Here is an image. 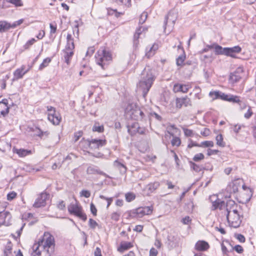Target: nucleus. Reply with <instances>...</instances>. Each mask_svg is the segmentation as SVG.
<instances>
[{
  "label": "nucleus",
  "instance_id": "nucleus-1",
  "mask_svg": "<svg viewBox=\"0 0 256 256\" xmlns=\"http://www.w3.org/2000/svg\"><path fill=\"white\" fill-rule=\"evenodd\" d=\"M156 78L155 70L150 66H146L142 72L139 82L137 84V88L142 92L145 98Z\"/></svg>",
  "mask_w": 256,
  "mask_h": 256
},
{
  "label": "nucleus",
  "instance_id": "nucleus-2",
  "mask_svg": "<svg viewBox=\"0 0 256 256\" xmlns=\"http://www.w3.org/2000/svg\"><path fill=\"white\" fill-rule=\"evenodd\" d=\"M54 240L52 236H50L46 240H43L33 246L35 256H50L54 250Z\"/></svg>",
  "mask_w": 256,
  "mask_h": 256
},
{
  "label": "nucleus",
  "instance_id": "nucleus-3",
  "mask_svg": "<svg viewBox=\"0 0 256 256\" xmlns=\"http://www.w3.org/2000/svg\"><path fill=\"white\" fill-rule=\"evenodd\" d=\"M210 48H214V52L216 55H225L233 58H236L235 54L240 53L242 48L238 46H234L232 48H222L216 43H214L211 46H208Z\"/></svg>",
  "mask_w": 256,
  "mask_h": 256
},
{
  "label": "nucleus",
  "instance_id": "nucleus-4",
  "mask_svg": "<svg viewBox=\"0 0 256 256\" xmlns=\"http://www.w3.org/2000/svg\"><path fill=\"white\" fill-rule=\"evenodd\" d=\"M95 58L96 64L101 66L103 69H104L105 66L108 65V62L112 60V54L110 52L102 48L98 50L96 54Z\"/></svg>",
  "mask_w": 256,
  "mask_h": 256
},
{
  "label": "nucleus",
  "instance_id": "nucleus-5",
  "mask_svg": "<svg viewBox=\"0 0 256 256\" xmlns=\"http://www.w3.org/2000/svg\"><path fill=\"white\" fill-rule=\"evenodd\" d=\"M68 211L70 214H74L84 222L87 220V216L82 212V206L76 203H71L68 206Z\"/></svg>",
  "mask_w": 256,
  "mask_h": 256
},
{
  "label": "nucleus",
  "instance_id": "nucleus-6",
  "mask_svg": "<svg viewBox=\"0 0 256 256\" xmlns=\"http://www.w3.org/2000/svg\"><path fill=\"white\" fill-rule=\"evenodd\" d=\"M212 206L214 209L218 208L222 210L223 208H226L227 213L230 212L231 210L237 206L235 202L232 200H228L226 203L225 204L224 201L220 200H216L213 202Z\"/></svg>",
  "mask_w": 256,
  "mask_h": 256
},
{
  "label": "nucleus",
  "instance_id": "nucleus-7",
  "mask_svg": "<svg viewBox=\"0 0 256 256\" xmlns=\"http://www.w3.org/2000/svg\"><path fill=\"white\" fill-rule=\"evenodd\" d=\"M48 120L54 125H58L61 121L62 118L60 114L56 111L54 108L48 106Z\"/></svg>",
  "mask_w": 256,
  "mask_h": 256
},
{
  "label": "nucleus",
  "instance_id": "nucleus-8",
  "mask_svg": "<svg viewBox=\"0 0 256 256\" xmlns=\"http://www.w3.org/2000/svg\"><path fill=\"white\" fill-rule=\"evenodd\" d=\"M176 18V14L174 11L170 10L165 17L164 22V30L168 28L169 32L172 31Z\"/></svg>",
  "mask_w": 256,
  "mask_h": 256
},
{
  "label": "nucleus",
  "instance_id": "nucleus-9",
  "mask_svg": "<svg viewBox=\"0 0 256 256\" xmlns=\"http://www.w3.org/2000/svg\"><path fill=\"white\" fill-rule=\"evenodd\" d=\"M226 219L230 225L234 228H238L240 224L241 220L239 214H234L232 215L230 212L226 214Z\"/></svg>",
  "mask_w": 256,
  "mask_h": 256
},
{
  "label": "nucleus",
  "instance_id": "nucleus-10",
  "mask_svg": "<svg viewBox=\"0 0 256 256\" xmlns=\"http://www.w3.org/2000/svg\"><path fill=\"white\" fill-rule=\"evenodd\" d=\"M87 142L90 148L92 150H98L100 148L104 146L106 144V140H103L88 139L87 140Z\"/></svg>",
  "mask_w": 256,
  "mask_h": 256
},
{
  "label": "nucleus",
  "instance_id": "nucleus-11",
  "mask_svg": "<svg viewBox=\"0 0 256 256\" xmlns=\"http://www.w3.org/2000/svg\"><path fill=\"white\" fill-rule=\"evenodd\" d=\"M48 194L46 192H42L36 199L33 206L36 208L45 206L46 204V200L48 198Z\"/></svg>",
  "mask_w": 256,
  "mask_h": 256
},
{
  "label": "nucleus",
  "instance_id": "nucleus-12",
  "mask_svg": "<svg viewBox=\"0 0 256 256\" xmlns=\"http://www.w3.org/2000/svg\"><path fill=\"white\" fill-rule=\"evenodd\" d=\"M183 106L186 107L192 106L190 99L186 96L176 99V108H180Z\"/></svg>",
  "mask_w": 256,
  "mask_h": 256
},
{
  "label": "nucleus",
  "instance_id": "nucleus-13",
  "mask_svg": "<svg viewBox=\"0 0 256 256\" xmlns=\"http://www.w3.org/2000/svg\"><path fill=\"white\" fill-rule=\"evenodd\" d=\"M243 70L241 68H238L236 71L231 73L230 76V80L232 83L238 82L242 78Z\"/></svg>",
  "mask_w": 256,
  "mask_h": 256
},
{
  "label": "nucleus",
  "instance_id": "nucleus-14",
  "mask_svg": "<svg viewBox=\"0 0 256 256\" xmlns=\"http://www.w3.org/2000/svg\"><path fill=\"white\" fill-rule=\"evenodd\" d=\"M86 173L88 174H98L104 176L106 178H109V176L105 172L101 171L97 166L94 165H90L88 166L86 170Z\"/></svg>",
  "mask_w": 256,
  "mask_h": 256
},
{
  "label": "nucleus",
  "instance_id": "nucleus-15",
  "mask_svg": "<svg viewBox=\"0 0 256 256\" xmlns=\"http://www.w3.org/2000/svg\"><path fill=\"white\" fill-rule=\"evenodd\" d=\"M190 88V86L189 84H176L174 86L173 90L174 92L186 93Z\"/></svg>",
  "mask_w": 256,
  "mask_h": 256
},
{
  "label": "nucleus",
  "instance_id": "nucleus-16",
  "mask_svg": "<svg viewBox=\"0 0 256 256\" xmlns=\"http://www.w3.org/2000/svg\"><path fill=\"white\" fill-rule=\"evenodd\" d=\"M130 116L132 118L135 120H142L144 117V114L139 108L134 110L130 112Z\"/></svg>",
  "mask_w": 256,
  "mask_h": 256
},
{
  "label": "nucleus",
  "instance_id": "nucleus-17",
  "mask_svg": "<svg viewBox=\"0 0 256 256\" xmlns=\"http://www.w3.org/2000/svg\"><path fill=\"white\" fill-rule=\"evenodd\" d=\"M210 248L209 244L204 240H198L195 244V249L198 251L204 252Z\"/></svg>",
  "mask_w": 256,
  "mask_h": 256
},
{
  "label": "nucleus",
  "instance_id": "nucleus-18",
  "mask_svg": "<svg viewBox=\"0 0 256 256\" xmlns=\"http://www.w3.org/2000/svg\"><path fill=\"white\" fill-rule=\"evenodd\" d=\"M220 98L229 102H238V96L226 94L221 92Z\"/></svg>",
  "mask_w": 256,
  "mask_h": 256
},
{
  "label": "nucleus",
  "instance_id": "nucleus-19",
  "mask_svg": "<svg viewBox=\"0 0 256 256\" xmlns=\"http://www.w3.org/2000/svg\"><path fill=\"white\" fill-rule=\"evenodd\" d=\"M2 108L4 110L0 111V114L4 116H6L8 112L10 107L8 106V100L6 98L3 99L2 101H0V108Z\"/></svg>",
  "mask_w": 256,
  "mask_h": 256
},
{
  "label": "nucleus",
  "instance_id": "nucleus-20",
  "mask_svg": "<svg viewBox=\"0 0 256 256\" xmlns=\"http://www.w3.org/2000/svg\"><path fill=\"white\" fill-rule=\"evenodd\" d=\"M160 186V184L158 182H155L153 183H150L148 184L144 190L147 192L148 195L154 192Z\"/></svg>",
  "mask_w": 256,
  "mask_h": 256
},
{
  "label": "nucleus",
  "instance_id": "nucleus-21",
  "mask_svg": "<svg viewBox=\"0 0 256 256\" xmlns=\"http://www.w3.org/2000/svg\"><path fill=\"white\" fill-rule=\"evenodd\" d=\"M11 218V214L8 211L2 210L0 214V222L7 223Z\"/></svg>",
  "mask_w": 256,
  "mask_h": 256
},
{
  "label": "nucleus",
  "instance_id": "nucleus-22",
  "mask_svg": "<svg viewBox=\"0 0 256 256\" xmlns=\"http://www.w3.org/2000/svg\"><path fill=\"white\" fill-rule=\"evenodd\" d=\"M64 55V58L65 62L67 64H70V60L74 55L73 50L64 49L63 50Z\"/></svg>",
  "mask_w": 256,
  "mask_h": 256
},
{
  "label": "nucleus",
  "instance_id": "nucleus-23",
  "mask_svg": "<svg viewBox=\"0 0 256 256\" xmlns=\"http://www.w3.org/2000/svg\"><path fill=\"white\" fill-rule=\"evenodd\" d=\"M152 208L150 206H145L138 208L139 217H142L144 215H148L152 213Z\"/></svg>",
  "mask_w": 256,
  "mask_h": 256
},
{
  "label": "nucleus",
  "instance_id": "nucleus-24",
  "mask_svg": "<svg viewBox=\"0 0 256 256\" xmlns=\"http://www.w3.org/2000/svg\"><path fill=\"white\" fill-rule=\"evenodd\" d=\"M139 124L138 122H134L132 124L127 125L128 132L131 135L134 136L136 134L138 128Z\"/></svg>",
  "mask_w": 256,
  "mask_h": 256
},
{
  "label": "nucleus",
  "instance_id": "nucleus-25",
  "mask_svg": "<svg viewBox=\"0 0 256 256\" xmlns=\"http://www.w3.org/2000/svg\"><path fill=\"white\" fill-rule=\"evenodd\" d=\"M132 244L130 242H122L120 246L118 248V251L122 252L132 247Z\"/></svg>",
  "mask_w": 256,
  "mask_h": 256
},
{
  "label": "nucleus",
  "instance_id": "nucleus-26",
  "mask_svg": "<svg viewBox=\"0 0 256 256\" xmlns=\"http://www.w3.org/2000/svg\"><path fill=\"white\" fill-rule=\"evenodd\" d=\"M10 148L11 144L10 143L4 140H0V150L6 152L10 150Z\"/></svg>",
  "mask_w": 256,
  "mask_h": 256
},
{
  "label": "nucleus",
  "instance_id": "nucleus-27",
  "mask_svg": "<svg viewBox=\"0 0 256 256\" xmlns=\"http://www.w3.org/2000/svg\"><path fill=\"white\" fill-rule=\"evenodd\" d=\"M11 28L12 24L6 21H0V32H6Z\"/></svg>",
  "mask_w": 256,
  "mask_h": 256
},
{
  "label": "nucleus",
  "instance_id": "nucleus-28",
  "mask_svg": "<svg viewBox=\"0 0 256 256\" xmlns=\"http://www.w3.org/2000/svg\"><path fill=\"white\" fill-rule=\"evenodd\" d=\"M158 48V45L156 44H154L150 48V49L148 51L146 52V56L148 58H150L152 56L154 55L155 52Z\"/></svg>",
  "mask_w": 256,
  "mask_h": 256
},
{
  "label": "nucleus",
  "instance_id": "nucleus-29",
  "mask_svg": "<svg viewBox=\"0 0 256 256\" xmlns=\"http://www.w3.org/2000/svg\"><path fill=\"white\" fill-rule=\"evenodd\" d=\"M13 152L18 154L20 157L25 156L30 153V150L24 149H16L14 148H13Z\"/></svg>",
  "mask_w": 256,
  "mask_h": 256
},
{
  "label": "nucleus",
  "instance_id": "nucleus-30",
  "mask_svg": "<svg viewBox=\"0 0 256 256\" xmlns=\"http://www.w3.org/2000/svg\"><path fill=\"white\" fill-rule=\"evenodd\" d=\"M168 245L171 248H174L178 245V240L176 238L172 236H168Z\"/></svg>",
  "mask_w": 256,
  "mask_h": 256
},
{
  "label": "nucleus",
  "instance_id": "nucleus-31",
  "mask_svg": "<svg viewBox=\"0 0 256 256\" xmlns=\"http://www.w3.org/2000/svg\"><path fill=\"white\" fill-rule=\"evenodd\" d=\"M26 72H24V69H17L14 71V79L18 80L22 78L23 76L26 74Z\"/></svg>",
  "mask_w": 256,
  "mask_h": 256
},
{
  "label": "nucleus",
  "instance_id": "nucleus-32",
  "mask_svg": "<svg viewBox=\"0 0 256 256\" xmlns=\"http://www.w3.org/2000/svg\"><path fill=\"white\" fill-rule=\"evenodd\" d=\"M121 214V211L120 210H118L117 211L112 213L110 214V218L115 222H118L120 219Z\"/></svg>",
  "mask_w": 256,
  "mask_h": 256
},
{
  "label": "nucleus",
  "instance_id": "nucleus-33",
  "mask_svg": "<svg viewBox=\"0 0 256 256\" xmlns=\"http://www.w3.org/2000/svg\"><path fill=\"white\" fill-rule=\"evenodd\" d=\"M140 28H142L143 30H147L146 28H143L142 26H140L138 29L136 30L134 36V44H136L138 42V39L140 37V32H139V31L140 30Z\"/></svg>",
  "mask_w": 256,
  "mask_h": 256
},
{
  "label": "nucleus",
  "instance_id": "nucleus-34",
  "mask_svg": "<svg viewBox=\"0 0 256 256\" xmlns=\"http://www.w3.org/2000/svg\"><path fill=\"white\" fill-rule=\"evenodd\" d=\"M190 168H192L196 172H200L202 169V166H200L192 162H190Z\"/></svg>",
  "mask_w": 256,
  "mask_h": 256
},
{
  "label": "nucleus",
  "instance_id": "nucleus-35",
  "mask_svg": "<svg viewBox=\"0 0 256 256\" xmlns=\"http://www.w3.org/2000/svg\"><path fill=\"white\" fill-rule=\"evenodd\" d=\"M186 59V56L184 53V52L183 51V54L180 55L177 58H176V64L178 66H180L182 64L184 63V61Z\"/></svg>",
  "mask_w": 256,
  "mask_h": 256
},
{
  "label": "nucleus",
  "instance_id": "nucleus-36",
  "mask_svg": "<svg viewBox=\"0 0 256 256\" xmlns=\"http://www.w3.org/2000/svg\"><path fill=\"white\" fill-rule=\"evenodd\" d=\"M114 164L115 166L118 168H123V170L122 172L124 173H125L126 171V166L120 162H118V160H116L114 162Z\"/></svg>",
  "mask_w": 256,
  "mask_h": 256
},
{
  "label": "nucleus",
  "instance_id": "nucleus-37",
  "mask_svg": "<svg viewBox=\"0 0 256 256\" xmlns=\"http://www.w3.org/2000/svg\"><path fill=\"white\" fill-rule=\"evenodd\" d=\"M171 144L172 146H179L181 144L180 139L178 137L173 136Z\"/></svg>",
  "mask_w": 256,
  "mask_h": 256
},
{
  "label": "nucleus",
  "instance_id": "nucleus-38",
  "mask_svg": "<svg viewBox=\"0 0 256 256\" xmlns=\"http://www.w3.org/2000/svg\"><path fill=\"white\" fill-rule=\"evenodd\" d=\"M125 198L128 202H130L135 199L136 196L132 192H128L125 194Z\"/></svg>",
  "mask_w": 256,
  "mask_h": 256
},
{
  "label": "nucleus",
  "instance_id": "nucleus-39",
  "mask_svg": "<svg viewBox=\"0 0 256 256\" xmlns=\"http://www.w3.org/2000/svg\"><path fill=\"white\" fill-rule=\"evenodd\" d=\"M216 144L220 146H224V143L223 142L222 136L221 134H218L216 136Z\"/></svg>",
  "mask_w": 256,
  "mask_h": 256
},
{
  "label": "nucleus",
  "instance_id": "nucleus-40",
  "mask_svg": "<svg viewBox=\"0 0 256 256\" xmlns=\"http://www.w3.org/2000/svg\"><path fill=\"white\" fill-rule=\"evenodd\" d=\"M51 62V59L49 58H45L43 62L40 64L39 70H42L44 68L48 66V64Z\"/></svg>",
  "mask_w": 256,
  "mask_h": 256
},
{
  "label": "nucleus",
  "instance_id": "nucleus-41",
  "mask_svg": "<svg viewBox=\"0 0 256 256\" xmlns=\"http://www.w3.org/2000/svg\"><path fill=\"white\" fill-rule=\"evenodd\" d=\"M12 250V246L11 242H10L9 243H8L7 244V245L6 246L5 248V249L4 250V254L6 256H8L11 253Z\"/></svg>",
  "mask_w": 256,
  "mask_h": 256
},
{
  "label": "nucleus",
  "instance_id": "nucleus-42",
  "mask_svg": "<svg viewBox=\"0 0 256 256\" xmlns=\"http://www.w3.org/2000/svg\"><path fill=\"white\" fill-rule=\"evenodd\" d=\"M220 92L216 91V92H210L209 94L210 96L212 98L213 100L220 98Z\"/></svg>",
  "mask_w": 256,
  "mask_h": 256
},
{
  "label": "nucleus",
  "instance_id": "nucleus-43",
  "mask_svg": "<svg viewBox=\"0 0 256 256\" xmlns=\"http://www.w3.org/2000/svg\"><path fill=\"white\" fill-rule=\"evenodd\" d=\"M7 3H11L16 6H21L23 5L21 0H6Z\"/></svg>",
  "mask_w": 256,
  "mask_h": 256
},
{
  "label": "nucleus",
  "instance_id": "nucleus-44",
  "mask_svg": "<svg viewBox=\"0 0 256 256\" xmlns=\"http://www.w3.org/2000/svg\"><path fill=\"white\" fill-rule=\"evenodd\" d=\"M148 17V14L146 12H143L140 16L139 24H143L146 20Z\"/></svg>",
  "mask_w": 256,
  "mask_h": 256
},
{
  "label": "nucleus",
  "instance_id": "nucleus-45",
  "mask_svg": "<svg viewBox=\"0 0 256 256\" xmlns=\"http://www.w3.org/2000/svg\"><path fill=\"white\" fill-rule=\"evenodd\" d=\"M204 156L202 153H199L196 154L193 158V160L194 162H199L203 159H204Z\"/></svg>",
  "mask_w": 256,
  "mask_h": 256
},
{
  "label": "nucleus",
  "instance_id": "nucleus-46",
  "mask_svg": "<svg viewBox=\"0 0 256 256\" xmlns=\"http://www.w3.org/2000/svg\"><path fill=\"white\" fill-rule=\"evenodd\" d=\"M38 132L37 136L40 137V138H43L44 137H47L49 135V132L48 131L43 132L40 129H38Z\"/></svg>",
  "mask_w": 256,
  "mask_h": 256
},
{
  "label": "nucleus",
  "instance_id": "nucleus-47",
  "mask_svg": "<svg viewBox=\"0 0 256 256\" xmlns=\"http://www.w3.org/2000/svg\"><path fill=\"white\" fill-rule=\"evenodd\" d=\"M238 102H233L234 103H238L239 104L240 108L241 110L246 108L247 106L246 103L240 100V97L238 96Z\"/></svg>",
  "mask_w": 256,
  "mask_h": 256
},
{
  "label": "nucleus",
  "instance_id": "nucleus-48",
  "mask_svg": "<svg viewBox=\"0 0 256 256\" xmlns=\"http://www.w3.org/2000/svg\"><path fill=\"white\" fill-rule=\"evenodd\" d=\"M201 146L204 147H212L214 146V142L212 141H204L201 142Z\"/></svg>",
  "mask_w": 256,
  "mask_h": 256
},
{
  "label": "nucleus",
  "instance_id": "nucleus-49",
  "mask_svg": "<svg viewBox=\"0 0 256 256\" xmlns=\"http://www.w3.org/2000/svg\"><path fill=\"white\" fill-rule=\"evenodd\" d=\"M74 48V41H66V44L65 49L73 50Z\"/></svg>",
  "mask_w": 256,
  "mask_h": 256
},
{
  "label": "nucleus",
  "instance_id": "nucleus-50",
  "mask_svg": "<svg viewBox=\"0 0 256 256\" xmlns=\"http://www.w3.org/2000/svg\"><path fill=\"white\" fill-rule=\"evenodd\" d=\"M252 114L253 112L252 110V108L250 106H248V108L247 110V112L244 114V117L246 119H248L252 116Z\"/></svg>",
  "mask_w": 256,
  "mask_h": 256
},
{
  "label": "nucleus",
  "instance_id": "nucleus-51",
  "mask_svg": "<svg viewBox=\"0 0 256 256\" xmlns=\"http://www.w3.org/2000/svg\"><path fill=\"white\" fill-rule=\"evenodd\" d=\"M118 4H124L129 6L130 4V0H114Z\"/></svg>",
  "mask_w": 256,
  "mask_h": 256
},
{
  "label": "nucleus",
  "instance_id": "nucleus-52",
  "mask_svg": "<svg viewBox=\"0 0 256 256\" xmlns=\"http://www.w3.org/2000/svg\"><path fill=\"white\" fill-rule=\"evenodd\" d=\"M98 226V224L96 221L92 218L89 220V226L92 229H94L96 226Z\"/></svg>",
  "mask_w": 256,
  "mask_h": 256
},
{
  "label": "nucleus",
  "instance_id": "nucleus-53",
  "mask_svg": "<svg viewBox=\"0 0 256 256\" xmlns=\"http://www.w3.org/2000/svg\"><path fill=\"white\" fill-rule=\"evenodd\" d=\"M36 42L34 38H32L31 40H28L26 43L24 44V47L25 49L28 48Z\"/></svg>",
  "mask_w": 256,
  "mask_h": 256
},
{
  "label": "nucleus",
  "instance_id": "nucleus-54",
  "mask_svg": "<svg viewBox=\"0 0 256 256\" xmlns=\"http://www.w3.org/2000/svg\"><path fill=\"white\" fill-rule=\"evenodd\" d=\"M80 194L81 196H84L86 198H88L90 196V192L88 190H82L80 192Z\"/></svg>",
  "mask_w": 256,
  "mask_h": 256
},
{
  "label": "nucleus",
  "instance_id": "nucleus-55",
  "mask_svg": "<svg viewBox=\"0 0 256 256\" xmlns=\"http://www.w3.org/2000/svg\"><path fill=\"white\" fill-rule=\"evenodd\" d=\"M183 130L185 136H192L194 135L193 131L191 130L188 128H183Z\"/></svg>",
  "mask_w": 256,
  "mask_h": 256
},
{
  "label": "nucleus",
  "instance_id": "nucleus-56",
  "mask_svg": "<svg viewBox=\"0 0 256 256\" xmlns=\"http://www.w3.org/2000/svg\"><path fill=\"white\" fill-rule=\"evenodd\" d=\"M82 131H78L74 133V142H77L80 138L82 136Z\"/></svg>",
  "mask_w": 256,
  "mask_h": 256
},
{
  "label": "nucleus",
  "instance_id": "nucleus-57",
  "mask_svg": "<svg viewBox=\"0 0 256 256\" xmlns=\"http://www.w3.org/2000/svg\"><path fill=\"white\" fill-rule=\"evenodd\" d=\"M104 128L103 126H96L94 125L92 128L93 131L98 132H102L104 131Z\"/></svg>",
  "mask_w": 256,
  "mask_h": 256
},
{
  "label": "nucleus",
  "instance_id": "nucleus-58",
  "mask_svg": "<svg viewBox=\"0 0 256 256\" xmlns=\"http://www.w3.org/2000/svg\"><path fill=\"white\" fill-rule=\"evenodd\" d=\"M16 196V192H10L7 195V200H12Z\"/></svg>",
  "mask_w": 256,
  "mask_h": 256
},
{
  "label": "nucleus",
  "instance_id": "nucleus-59",
  "mask_svg": "<svg viewBox=\"0 0 256 256\" xmlns=\"http://www.w3.org/2000/svg\"><path fill=\"white\" fill-rule=\"evenodd\" d=\"M90 212L92 213V214L94 216H96L97 210H96L94 204L93 203L90 204Z\"/></svg>",
  "mask_w": 256,
  "mask_h": 256
},
{
  "label": "nucleus",
  "instance_id": "nucleus-60",
  "mask_svg": "<svg viewBox=\"0 0 256 256\" xmlns=\"http://www.w3.org/2000/svg\"><path fill=\"white\" fill-rule=\"evenodd\" d=\"M190 142L188 145V148H190L193 146H198V147L201 146L200 144L196 142H193L191 139H190Z\"/></svg>",
  "mask_w": 256,
  "mask_h": 256
},
{
  "label": "nucleus",
  "instance_id": "nucleus-61",
  "mask_svg": "<svg viewBox=\"0 0 256 256\" xmlns=\"http://www.w3.org/2000/svg\"><path fill=\"white\" fill-rule=\"evenodd\" d=\"M50 34H52L56 33L57 29L56 24H50Z\"/></svg>",
  "mask_w": 256,
  "mask_h": 256
},
{
  "label": "nucleus",
  "instance_id": "nucleus-62",
  "mask_svg": "<svg viewBox=\"0 0 256 256\" xmlns=\"http://www.w3.org/2000/svg\"><path fill=\"white\" fill-rule=\"evenodd\" d=\"M130 212L132 218H135L137 216H139V212H138V208L132 210H130Z\"/></svg>",
  "mask_w": 256,
  "mask_h": 256
},
{
  "label": "nucleus",
  "instance_id": "nucleus-63",
  "mask_svg": "<svg viewBox=\"0 0 256 256\" xmlns=\"http://www.w3.org/2000/svg\"><path fill=\"white\" fill-rule=\"evenodd\" d=\"M234 249L238 253L240 254L244 251L242 247L240 245H236Z\"/></svg>",
  "mask_w": 256,
  "mask_h": 256
},
{
  "label": "nucleus",
  "instance_id": "nucleus-64",
  "mask_svg": "<svg viewBox=\"0 0 256 256\" xmlns=\"http://www.w3.org/2000/svg\"><path fill=\"white\" fill-rule=\"evenodd\" d=\"M158 254V250L154 248H152L150 250V256H156Z\"/></svg>",
  "mask_w": 256,
  "mask_h": 256
}]
</instances>
